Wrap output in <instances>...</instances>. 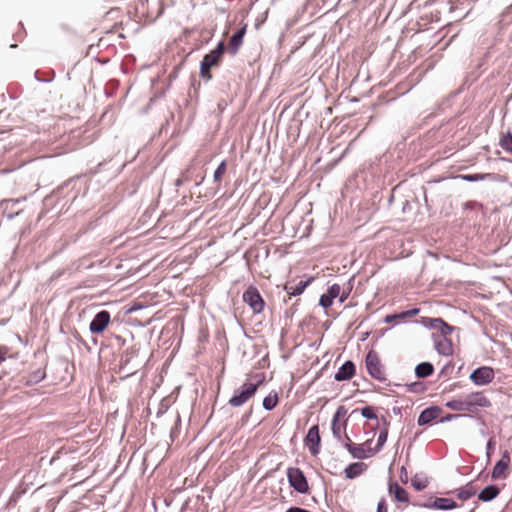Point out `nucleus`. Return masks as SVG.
Here are the masks:
<instances>
[{"instance_id": "nucleus-18", "label": "nucleus", "mask_w": 512, "mask_h": 512, "mask_svg": "<svg viewBox=\"0 0 512 512\" xmlns=\"http://www.w3.org/2000/svg\"><path fill=\"white\" fill-rule=\"evenodd\" d=\"M366 469H367V465L365 463L355 462V463H351L350 465H348L345 468L344 473L348 479H354V478L360 476L361 474H363Z\"/></svg>"}, {"instance_id": "nucleus-3", "label": "nucleus", "mask_w": 512, "mask_h": 512, "mask_svg": "<svg viewBox=\"0 0 512 512\" xmlns=\"http://www.w3.org/2000/svg\"><path fill=\"white\" fill-rule=\"evenodd\" d=\"M265 382L263 373L249 376L246 381L234 391V395L229 399L228 404L232 407H240L252 399L258 388Z\"/></svg>"}, {"instance_id": "nucleus-23", "label": "nucleus", "mask_w": 512, "mask_h": 512, "mask_svg": "<svg viewBox=\"0 0 512 512\" xmlns=\"http://www.w3.org/2000/svg\"><path fill=\"white\" fill-rule=\"evenodd\" d=\"M419 311L420 310L418 308H413V309L401 312L399 314L387 315L385 317V322L386 323H392L396 319L404 320V319H406L408 317L416 316L419 313Z\"/></svg>"}, {"instance_id": "nucleus-16", "label": "nucleus", "mask_w": 512, "mask_h": 512, "mask_svg": "<svg viewBox=\"0 0 512 512\" xmlns=\"http://www.w3.org/2000/svg\"><path fill=\"white\" fill-rule=\"evenodd\" d=\"M442 413V409L438 406H431L423 410L418 417V425L424 426L430 424L437 419Z\"/></svg>"}, {"instance_id": "nucleus-11", "label": "nucleus", "mask_w": 512, "mask_h": 512, "mask_svg": "<svg viewBox=\"0 0 512 512\" xmlns=\"http://www.w3.org/2000/svg\"><path fill=\"white\" fill-rule=\"evenodd\" d=\"M495 377L494 370L488 366L477 368L470 374V380L478 386L491 383Z\"/></svg>"}, {"instance_id": "nucleus-29", "label": "nucleus", "mask_w": 512, "mask_h": 512, "mask_svg": "<svg viewBox=\"0 0 512 512\" xmlns=\"http://www.w3.org/2000/svg\"><path fill=\"white\" fill-rule=\"evenodd\" d=\"M388 432L387 430H383L379 433L378 440H377V448L374 449L375 453L378 452L382 446L387 441Z\"/></svg>"}, {"instance_id": "nucleus-39", "label": "nucleus", "mask_w": 512, "mask_h": 512, "mask_svg": "<svg viewBox=\"0 0 512 512\" xmlns=\"http://www.w3.org/2000/svg\"><path fill=\"white\" fill-rule=\"evenodd\" d=\"M453 417H455V415L449 414V415H447L446 417L442 418V419H441V422H443V421H447V420H451Z\"/></svg>"}, {"instance_id": "nucleus-34", "label": "nucleus", "mask_w": 512, "mask_h": 512, "mask_svg": "<svg viewBox=\"0 0 512 512\" xmlns=\"http://www.w3.org/2000/svg\"><path fill=\"white\" fill-rule=\"evenodd\" d=\"M377 512H388L386 500L382 498L377 505Z\"/></svg>"}, {"instance_id": "nucleus-1", "label": "nucleus", "mask_w": 512, "mask_h": 512, "mask_svg": "<svg viewBox=\"0 0 512 512\" xmlns=\"http://www.w3.org/2000/svg\"><path fill=\"white\" fill-rule=\"evenodd\" d=\"M421 323L436 330L433 341L436 351L443 356H451L454 353V345L449 338L454 328L441 318L423 317Z\"/></svg>"}, {"instance_id": "nucleus-30", "label": "nucleus", "mask_w": 512, "mask_h": 512, "mask_svg": "<svg viewBox=\"0 0 512 512\" xmlns=\"http://www.w3.org/2000/svg\"><path fill=\"white\" fill-rule=\"evenodd\" d=\"M333 300L327 293L321 295L320 297V300H319V304L323 307V308H329L332 304H333Z\"/></svg>"}, {"instance_id": "nucleus-20", "label": "nucleus", "mask_w": 512, "mask_h": 512, "mask_svg": "<svg viewBox=\"0 0 512 512\" xmlns=\"http://www.w3.org/2000/svg\"><path fill=\"white\" fill-rule=\"evenodd\" d=\"M499 493L500 489L497 486L489 485L478 494V499L483 502H488L495 499Z\"/></svg>"}, {"instance_id": "nucleus-2", "label": "nucleus", "mask_w": 512, "mask_h": 512, "mask_svg": "<svg viewBox=\"0 0 512 512\" xmlns=\"http://www.w3.org/2000/svg\"><path fill=\"white\" fill-rule=\"evenodd\" d=\"M445 406L456 412L473 413L478 408H488L491 406L490 400L483 392H472L462 398L448 401Z\"/></svg>"}, {"instance_id": "nucleus-26", "label": "nucleus", "mask_w": 512, "mask_h": 512, "mask_svg": "<svg viewBox=\"0 0 512 512\" xmlns=\"http://www.w3.org/2000/svg\"><path fill=\"white\" fill-rule=\"evenodd\" d=\"M227 171V164H226V161H222L219 166L217 167V169L215 170L214 172V181L216 183H220L221 180H222V177L224 176V174L226 173Z\"/></svg>"}, {"instance_id": "nucleus-40", "label": "nucleus", "mask_w": 512, "mask_h": 512, "mask_svg": "<svg viewBox=\"0 0 512 512\" xmlns=\"http://www.w3.org/2000/svg\"><path fill=\"white\" fill-rule=\"evenodd\" d=\"M346 298H347V295H342L340 297V302H344Z\"/></svg>"}, {"instance_id": "nucleus-25", "label": "nucleus", "mask_w": 512, "mask_h": 512, "mask_svg": "<svg viewBox=\"0 0 512 512\" xmlns=\"http://www.w3.org/2000/svg\"><path fill=\"white\" fill-rule=\"evenodd\" d=\"M500 146L508 153L512 154V133L507 132L501 136Z\"/></svg>"}, {"instance_id": "nucleus-6", "label": "nucleus", "mask_w": 512, "mask_h": 512, "mask_svg": "<svg viewBox=\"0 0 512 512\" xmlns=\"http://www.w3.org/2000/svg\"><path fill=\"white\" fill-rule=\"evenodd\" d=\"M290 486L300 494H309L310 487L303 471L297 467H289L286 471Z\"/></svg>"}, {"instance_id": "nucleus-15", "label": "nucleus", "mask_w": 512, "mask_h": 512, "mask_svg": "<svg viewBox=\"0 0 512 512\" xmlns=\"http://www.w3.org/2000/svg\"><path fill=\"white\" fill-rule=\"evenodd\" d=\"M247 25L245 24L241 29H239L234 35L231 36L228 45L227 51L231 55H236L243 44V39L246 34Z\"/></svg>"}, {"instance_id": "nucleus-4", "label": "nucleus", "mask_w": 512, "mask_h": 512, "mask_svg": "<svg viewBox=\"0 0 512 512\" xmlns=\"http://www.w3.org/2000/svg\"><path fill=\"white\" fill-rule=\"evenodd\" d=\"M224 51L225 45L223 42H220L214 50L203 57L200 66V76L203 79L210 80L212 78L211 68L219 64Z\"/></svg>"}, {"instance_id": "nucleus-12", "label": "nucleus", "mask_w": 512, "mask_h": 512, "mask_svg": "<svg viewBox=\"0 0 512 512\" xmlns=\"http://www.w3.org/2000/svg\"><path fill=\"white\" fill-rule=\"evenodd\" d=\"M320 443L321 437L319 427L318 425H314L308 430L307 435L304 438V444L313 456H317L320 452Z\"/></svg>"}, {"instance_id": "nucleus-5", "label": "nucleus", "mask_w": 512, "mask_h": 512, "mask_svg": "<svg viewBox=\"0 0 512 512\" xmlns=\"http://www.w3.org/2000/svg\"><path fill=\"white\" fill-rule=\"evenodd\" d=\"M365 367L368 374L375 380L380 382L387 381V375L384 365L378 353L374 350H370L365 358Z\"/></svg>"}, {"instance_id": "nucleus-37", "label": "nucleus", "mask_w": 512, "mask_h": 512, "mask_svg": "<svg viewBox=\"0 0 512 512\" xmlns=\"http://www.w3.org/2000/svg\"><path fill=\"white\" fill-rule=\"evenodd\" d=\"M7 350L5 348L0 347V363H2L6 359Z\"/></svg>"}, {"instance_id": "nucleus-14", "label": "nucleus", "mask_w": 512, "mask_h": 512, "mask_svg": "<svg viewBox=\"0 0 512 512\" xmlns=\"http://www.w3.org/2000/svg\"><path fill=\"white\" fill-rule=\"evenodd\" d=\"M371 440L366 441L363 444H349L348 443V451L354 458L364 459L366 457L372 456L375 454L374 449L370 447Z\"/></svg>"}, {"instance_id": "nucleus-7", "label": "nucleus", "mask_w": 512, "mask_h": 512, "mask_svg": "<svg viewBox=\"0 0 512 512\" xmlns=\"http://www.w3.org/2000/svg\"><path fill=\"white\" fill-rule=\"evenodd\" d=\"M243 301L255 314H259L264 311L265 301L255 286L251 285L245 290L243 293Z\"/></svg>"}, {"instance_id": "nucleus-24", "label": "nucleus", "mask_w": 512, "mask_h": 512, "mask_svg": "<svg viewBox=\"0 0 512 512\" xmlns=\"http://www.w3.org/2000/svg\"><path fill=\"white\" fill-rule=\"evenodd\" d=\"M278 402H279L278 393L275 391H272L263 399V407L266 410H272L278 405Z\"/></svg>"}, {"instance_id": "nucleus-13", "label": "nucleus", "mask_w": 512, "mask_h": 512, "mask_svg": "<svg viewBox=\"0 0 512 512\" xmlns=\"http://www.w3.org/2000/svg\"><path fill=\"white\" fill-rule=\"evenodd\" d=\"M111 322V315L108 311L102 310L98 312L89 325L90 332L93 334H101L105 331Z\"/></svg>"}, {"instance_id": "nucleus-19", "label": "nucleus", "mask_w": 512, "mask_h": 512, "mask_svg": "<svg viewBox=\"0 0 512 512\" xmlns=\"http://www.w3.org/2000/svg\"><path fill=\"white\" fill-rule=\"evenodd\" d=\"M429 507L438 510H451L457 508L458 504L449 498H435Z\"/></svg>"}, {"instance_id": "nucleus-35", "label": "nucleus", "mask_w": 512, "mask_h": 512, "mask_svg": "<svg viewBox=\"0 0 512 512\" xmlns=\"http://www.w3.org/2000/svg\"><path fill=\"white\" fill-rule=\"evenodd\" d=\"M339 440L342 442V444L344 445V447L346 449H348V443L353 444L351 438L348 436L347 433H344V437L343 438L341 437V439H339Z\"/></svg>"}, {"instance_id": "nucleus-17", "label": "nucleus", "mask_w": 512, "mask_h": 512, "mask_svg": "<svg viewBox=\"0 0 512 512\" xmlns=\"http://www.w3.org/2000/svg\"><path fill=\"white\" fill-rule=\"evenodd\" d=\"M355 365L352 361H346L336 372V381L350 380L355 375Z\"/></svg>"}, {"instance_id": "nucleus-31", "label": "nucleus", "mask_w": 512, "mask_h": 512, "mask_svg": "<svg viewBox=\"0 0 512 512\" xmlns=\"http://www.w3.org/2000/svg\"><path fill=\"white\" fill-rule=\"evenodd\" d=\"M341 287L339 284H333L328 288L327 294L332 298L335 299L340 295Z\"/></svg>"}, {"instance_id": "nucleus-21", "label": "nucleus", "mask_w": 512, "mask_h": 512, "mask_svg": "<svg viewBox=\"0 0 512 512\" xmlns=\"http://www.w3.org/2000/svg\"><path fill=\"white\" fill-rule=\"evenodd\" d=\"M313 281V277L309 278L307 281H300L295 286L287 284L285 286L286 292L290 296H298L304 292L306 287Z\"/></svg>"}, {"instance_id": "nucleus-32", "label": "nucleus", "mask_w": 512, "mask_h": 512, "mask_svg": "<svg viewBox=\"0 0 512 512\" xmlns=\"http://www.w3.org/2000/svg\"><path fill=\"white\" fill-rule=\"evenodd\" d=\"M494 449H495V441L493 438H490L487 442V447H486V456H487V460L490 461V458H491V455L493 454L494 452Z\"/></svg>"}, {"instance_id": "nucleus-10", "label": "nucleus", "mask_w": 512, "mask_h": 512, "mask_svg": "<svg viewBox=\"0 0 512 512\" xmlns=\"http://www.w3.org/2000/svg\"><path fill=\"white\" fill-rule=\"evenodd\" d=\"M347 410L344 406H339L332 420V433L337 439H341L342 433H345L347 421L345 419Z\"/></svg>"}, {"instance_id": "nucleus-33", "label": "nucleus", "mask_w": 512, "mask_h": 512, "mask_svg": "<svg viewBox=\"0 0 512 512\" xmlns=\"http://www.w3.org/2000/svg\"><path fill=\"white\" fill-rule=\"evenodd\" d=\"M460 177L467 181H478L484 179V175L482 174L461 175Z\"/></svg>"}, {"instance_id": "nucleus-27", "label": "nucleus", "mask_w": 512, "mask_h": 512, "mask_svg": "<svg viewBox=\"0 0 512 512\" xmlns=\"http://www.w3.org/2000/svg\"><path fill=\"white\" fill-rule=\"evenodd\" d=\"M474 494H475V491L472 488L466 487V488L460 489L458 491L457 497L462 501H466L469 498H471Z\"/></svg>"}, {"instance_id": "nucleus-9", "label": "nucleus", "mask_w": 512, "mask_h": 512, "mask_svg": "<svg viewBox=\"0 0 512 512\" xmlns=\"http://www.w3.org/2000/svg\"><path fill=\"white\" fill-rule=\"evenodd\" d=\"M511 456L508 450L502 453L501 459L495 464L491 477L494 480L506 479L510 473Z\"/></svg>"}, {"instance_id": "nucleus-28", "label": "nucleus", "mask_w": 512, "mask_h": 512, "mask_svg": "<svg viewBox=\"0 0 512 512\" xmlns=\"http://www.w3.org/2000/svg\"><path fill=\"white\" fill-rule=\"evenodd\" d=\"M361 415L367 419H377L376 409L372 406H366L360 410Z\"/></svg>"}, {"instance_id": "nucleus-8", "label": "nucleus", "mask_w": 512, "mask_h": 512, "mask_svg": "<svg viewBox=\"0 0 512 512\" xmlns=\"http://www.w3.org/2000/svg\"><path fill=\"white\" fill-rule=\"evenodd\" d=\"M388 494L398 503L397 508L404 509L409 505L410 498L408 492L397 482L392 480L389 482Z\"/></svg>"}, {"instance_id": "nucleus-22", "label": "nucleus", "mask_w": 512, "mask_h": 512, "mask_svg": "<svg viewBox=\"0 0 512 512\" xmlns=\"http://www.w3.org/2000/svg\"><path fill=\"white\" fill-rule=\"evenodd\" d=\"M434 373V366L430 362H422L415 368V374L418 378H426Z\"/></svg>"}, {"instance_id": "nucleus-38", "label": "nucleus", "mask_w": 512, "mask_h": 512, "mask_svg": "<svg viewBox=\"0 0 512 512\" xmlns=\"http://www.w3.org/2000/svg\"><path fill=\"white\" fill-rule=\"evenodd\" d=\"M413 486L417 489V490H422L426 487V484L424 483H421V482H416V481H413Z\"/></svg>"}, {"instance_id": "nucleus-36", "label": "nucleus", "mask_w": 512, "mask_h": 512, "mask_svg": "<svg viewBox=\"0 0 512 512\" xmlns=\"http://www.w3.org/2000/svg\"><path fill=\"white\" fill-rule=\"evenodd\" d=\"M286 512H310V511L300 508V507H291V508L287 509Z\"/></svg>"}]
</instances>
